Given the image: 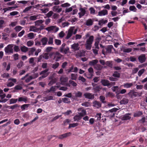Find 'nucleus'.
<instances>
[{
  "mask_svg": "<svg viewBox=\"0 0 147 147\" xmlns=\"http://www.w3.org/2000/svg\"><path fill=\"white\" fill-rule=\"evenodd\" d=\"M85 36L86 39L85 44L86 49L88 50H90L94 40V36L92 35H90L88 33H87Z\"/></svg>",
  "mask_w": 147,
  "mask_h": 147,
  "instance_id": "nucleus-1",
  "label": "nucleus"
},
{
  "mask_svg": "<svg viewBox=\"0 0 147 147\" xmlns=\"http://www.w3.org/2000/svg\"><path fill=\"white\" fill-rule=\"evenodd\" d=\"M49 56L50 57L53 56V59L56 61H59L61 58L62 55L58 52H53L50 53L49 54Z\"/></svg>",
  "mask_w": 147,
  "mask_h": 147,
  "instance_id": "nucleus-2",
  "label": "nucleus"
},
{
  "mask_svg": "<svg viewBox=\"0 0 147 147\" xmlns=\"http://www.w3.org/2000/svg\"><path fill=\"white\" fill-rule=\"evenodd\" d=\"M48 41V38L47 37H44L41 38L40 41L35 42V45L41 47H43L47 45Z\"/></svg>",
  "mask_w": 147,
  "mask_h": 147,
  "instance_id": "nucleus-3",
  "label": "nucleus"
},
{
  "mask_svg": "<svg viewBox=\"0 0 147 147\" xmlns=\"http://www.w3.org/2000/svg\"><path fill=\"white\" fill-rule=\"evenodd\" d=\"M105 49L106 50V52L105 51L104 49H103L102 50V53L104 55H105L107 53H116V51L112 45L108 46L105 48Z\"/></svg>",
  "mask_w": 147,
  "mask_h": 147,
  "instance_id": "nucleus-4",
  "label": "nucleus"
},
{
  "mask_svg": "<svg viewBox=\"0 0 147 147\" xmlns=\"http://www.w3.org/2000/svg\"><path fill=\"white\" fill-rule=\"evenodd\" d=\"M118 109L114 108L108 111H106L105 114L107 117H109L110 118L113 117H114L115 112L118 110Z\"/></svg>",
  "mask_w": 147,
  "mask_h": 147,
  "instance_id": "nucleus-5",
  "label": "nucleus"
},
{
  "mask_svg": "<svg viewBox=\"0 0 147 147\" xmlns=\"http://www.w3.org/2000/svg\"><path fill=\"white\" fill-rule=\"evenodd\" d=\"M13 45L10 44L8 45L4 48V51L5 53L8 54H12L13 53Z\"/></svg>",
  "mask_w": 147,
  "mask_h": 147,
  "instance_id": "nucleus-6",
  "label": "nucleus"
},
{
  "mask_svg": "<svg viewBox=\"0 0 147 147\" xmlns=\"http://www.w3.org/2000/svg\"><path fill=\"white\" fill-rule=\"evenodd\" d=\"M142 94V92L139 93L138 92H135L133 90H131L127 94L131 98H134L138 96H141Z\"/></svg>",
  "mask_w": 147,
  "mask_h": 147,
  "instance_id": "nucleus-7",
  "label": "nucleus"
},
{
  "mask_svg": "<svg viewBox=\"0 0 147 147\" xmlns=\"http://www.w3.org/2000/svg\"><path fill=\"white\" fill-rule=\"evenodd\" d=\"M45 29L49 32L55 33L59 30V28L55 26H53L47 27Z\"/></svg>",
  "mask_w": 147,
  "mask_h": 147,
  "instance_id": "nucleus-8",
  "label": "nucleus"
},
{
  "mask_svg": "<svg viewBox=\"0 0 147 147\" xmlns=\"http://www.w3.org/2000/svg\"><path fill=\"white\" fill-rule=\"evenodd\" d=\"M66 44L65 43L62 44L60 47V52L62 53L66 54L69 51V48L68 47H65Z\"/></svg>",
  "mask_w": 147,
  "mask_h": 147,
  "instance_id": "nucleus-9",
  "label": "nucleus"
},
{
  "mask_svg": "<svg viewBox=\"0 0 147 147\" xmlns=\"http://www.w3.org/2000/svg\"><path fill=\"white\" fill-rule=\"evenodd\" d=\"M74 30V27H71L68 31L67 34L65 37V39H69L72 36Z\"/></svg>",
  "mask_w": 147,
  "mask_h": 147,
  "instance_id": "nucleus-10",
  "label": "nucleus"
},
{
  "mask_svg": "<svg viewBox=\"0 0 147 147\" xmlns=\"http://www.w3.org/2000/svg\"><path fill=\"white\" fill-rule=\"evenodd\" d=\"M72 134L71 132L66 133L62 135H59V136H57L59 139H63V138H66L70 136Z\"/></svg>",
  "mask_w": 147,
  "mask_h": 147,
  "instance_id": "nucleus-11",
  "label": "nucleus"
},
{
  "mask_svg": "<svg viewBox=\"0 0 147 147\" xmlns=\"http://www.w3.org/2000/svg\"><path fill=\"white\" fill-rule=\"evenodd\" d=\"M78 111L80 112L78 113V114L81 117L84 116L86 114V110L82 108L78 109Z\"/></svg>",
  "mask_w": 147,
  "mask_h": 147,
  "instance_id": "nucleus-12",
  "label": "nucleus"
},
{
  "mask_svg": "<svg viewBox=\"0 0 147 147\" xmlns=\"http://www.w3.org/2000/svg\"><path fill=\"white\" fill-rule=\"evenodd\" d=\"M79 11L80 12L78 14L79 15V18H81L85 15L86 12V11L85 8H80Z\"/></svg>",
  "mask_w": 147,
  "mask_h": 147,
  "instance_id": "nucleus-13",
  "label": "nucleus"
},
{
  "mask_svg": "<svg viewBox=\"0 0 147 147\" xmlns=\"http://www.w3.org/2000/svg\"><path fill=\"white\" fill-rule=\"evenodd\" d=\"M71 48L74 51H75L78 50L80 47L78 43H74L71 45Z\"/></svg>",
  "mask_w": 147,
  "mask_h": 147,
  "instance_id": "nucleus-14",
  "label": "nucleus"
},
{
  "mask_svg": "<svg viewBox=\"0 0 147 147\" xmlns=\"http://www.w3.org/2000/svg\"><path fill=\"white\" fill-rule=\"evenodd\" d=\"M138 59L139 61L141 63L144 62L146 60V58L145 54H142L139 56Z\"/></svg>",
  "mask_w": 147,
  "mask_h": 147,
  "instance_id": "nucleus-15",
  "label": "nucleus"
},
{
  "mask_svg": "<svg viewBox=\"0 0 147 147\" xmlns=\"http://www.w3.org/2000/svg\"><path fill=\"white\" fill-rule=\"evenodd\" d=\"M108 13V11L106 9H103L99 11L97 16H102L107 15Z\"/></svg>",
  "mask_w": 147,
  "mask_h": 147,
  "instance_id": "nucleus-16",
  "label": "nucleus"
},
{
  "mask_svg": "<svg viewBox=\"0 0 147 147\" xmlns=\"http://www.w3.org/2000/svg\"><path fill=\"white\" fill-rule=\"evenodd\" d=\"M131 115V113H126L125 115H123L122 116L121 118V119L122 120H129L131 118V117L130 116V115Z\"/></svg>",
  "mask_w": 147,
  "mask_h": 147,
  "instance_id": "nucleus-17",
  "label": "nucleus"
},
{
  "mask_svg": "<svg viewBox=\"0 0 147 147\" xmlns=\"http://www.w3.org/2000/svg\"><path fill=\"white\" fill-rule=\"evenodd\" d=\"M93 106L97 109L101 107V103L100 102L96 100L94 101L93 102Z\"/></svg>",
  "mask_w": 147,
  "mask_h": 147,
  "instance_id": "nucleus-18",
  "label": "nucleus"
},
{
  "mask_svg": "<svg viewBox=\"0 0 147 147\" xmlns=\"http://www.w3.org/2000/svg\"><path fill=\"white\" fill-rule=\"evenodd\" d=\"M84 96L86 98L89 99H93L94 97V94L89 93H85L84 94Z\"/></svg>",
  "mask_w": 147,
  "mask_h": 147,
  "instance_id": "nucleus-19",
  "label": "nucleus"
},
{
  "mask_svg": "<svg viewBox=\"0 0 147 147\" xmlns=\"http://www.w3.org/2000/svg\"><path fill=\"white\" fill-rule=\"evenodd\" d=\"M120 49L121 51L125 53H130L132 51V49L131 48H126L125 47L123 46Z\"/></svg>",
  "mask_w": 147,
  "mask_h": 147,
  "instance_id": "nucleus-20",
  "label": "nucleus"
},
{
  "mask_svg": "<svg viewBox=\"0 0 147 147\" xmlns=\"http://www.w3.org/2000/svg\"><path fill=\"white\" fill-rule=\"evenodd\" d=\"M55 98L52 96H48L43 98V100L44 102H46L49 100H54Z\"/></svg>",
  "mask_w": 147,
  "mask_h": 147,
  "instance_id": "nucleus-21",
  "label": "nucleus"
},
{
  "mask_svg": "<svg viewBox=\"0 0 147 147\" xmlns=\"http://www.w3.org/2000/svg\"><path fill=\"white\" fill-rule=\"evenodd\" d=\"M52 10L54 12L59 13L61 11L62 8H59V6H55L53 7Z\"/></svg>",
  "mask_w": 147,
  "mask_h": 147,
  "instance_id": "nucleus-22",
  "label": "nucleus"
},
{
  "mask_svg": "<svg viewBox=\"0 0 147 147\" xmlns=\"http://www.w3.org/2000/svg\"><path fill=\"white\" fill-rule=\"evenodd\" d=\"M29 30L34 32H38V28L36 26H31L30 27Z\"/></svg>",
  "mask_w": 147,
  "mask_h": 147,
  "instance_id": "nucleus-23",
  "label": "nucleus"
},
{
  "mask_svg": "<svg viewBox=\"0 0 147 147\" xmlns=\"http://www.w3.org/2000/svg\"><path fill=\"white\" fill-rule=\"evenodd\" d=\"M28 101V98L25 96L20 97L18 98V101L19 102L23 101L25 103H26Z\"/></svg>",
  "mask_w": 147,
  "mask_h": 147,
  "instance_id": "nucleus-24",
  "label": "nucleus"
},
{
  "mask_svg": "<svg viewBox=\"0 0 147 147\" xmlns=\"http://www.w3.org/2000/svg\"><path fill=\"white\" fill-rule=\"evenodd\" d=\"M101 83L104 86H109L110 85L109 81L107 80H101Z\"/></svg>",
  "mask_w": 147,
  "mask_h": 147,
  "instance_id": "nucleus-25",
  "label": "nucleus"
},
{
  "mask_svg": "<svg viewBox=\"0 0 147 147\" xmlns=\"http://www.w3.org/2000/svg\"><path fill=\"white\" fill-rule=\"evenodd\" d=\"M129 102V99L127 98H123L120 101V103L121 105H126Z\"/></svg>",
  "mask_w": 147,
  "mask_h": 147,
  "instance_id": "nucleus-26",
  "label": "nucleus"
},
{
  "mask_svg": "<svg viewBox=\"0 0 147 147\" xmlns=\"http://www.w3.org/2000/svg\"><path fill=\"white\" fill-rule=\"evenodd\" d=\"M133 85L132 83H124L123 86L125 88H129L131 87Z\"/></svg>",
  "mask_w": 147,
  "mask_h": 147,
  "instance_id": "nucleus-27",
  "label": "nucleus"
},
{
  "mask_svg": "<svg viewBox=\"0 0 147 147\" xmlns=\"http://www.w3.org/2000/svg\"><path fill=\"white\" fill-rule=\"evenodd\" d=\"M93 22V20L90 18L86 21L85 24L87 26H91L92 25Z\"/></svg>",
  "mask_w": 147,
  "mask_h": 147,
  "instance_id": "nucleus-28",
  "label": "nucleus"
},
{
  "mask_svg": "<svg viewBox=\"0 0 147 147\" xmlns=\"http://www.w3.org/2000/svg\"><path fill=\"white\" fill-rule=\"evenodd\" d=\"M98 61L97 59H95L91 61H90L89 63V65L91 66H94L96 65L98 63Z\"/></svg>",
  "mask_w": 147,
  "mask_h": 147,
  "instance_id": "nucleus-29",
  "label": "nucleus"
},
{
  "mask_svg": "<svg viewBox=\"0 0 147 147\" xmlns=\"http://www.w3.org/2000/svg\"><path fill=\"white\" fill-rule=\"evenodd\" d=\"M36 48L35 47L31 48L30 50L28 52V55L30 56L31 55H33L34 52L36 51Z\"/></svg>",
  "mask_w": 147,
  "mask_h": 147,
  "instance_id": "nucleus-30",
  "label": "nucleus"
},
{
  "mask_svg": "<svg viewBox=\"0 0 147 147\" xmlns=\"http://www.w3.org/2000/svg\"><path fill=\"white\" fill-rule=\"evenodd\" d=\"M44 22L42 20H38L35 21L34 22L35 26L37 27L41 25Z\"/></svg>",
  "mask_w": 147,
  "mask_h": 147,
  "instance_id": "nucleus-31",
  "label": "nucleus"
},
{
  "mask_svg": "<svg viewBox=\"0 0 147 147\" xmlns=\"http://www.w3.org/2000/svg\"><path fill=\"white\" fill-rule=\"evenodd\" d=\"M68 80V79L67 78L62 77L60 78V80L61 81V83L62 84H64Z\"/></svg>",
  "mask_w": 147,
  "mask_h": 147,
  "instance_id": "nucleus-32",
  "label": "nucleus"
},
{
  "mask_svg": "<svg viewBox=\"0 0 147 147\" xmlns=\"http://www.w3.org/2000/svg\"><path fill=\"white\" fill-rule=\"evenodd\" d=\"M53 38L52 37H49L48 39L47 44L49 45H53Z\"/></svg>",
  "mask_w": 147,
  "mask_h": 147,
  "instance_id": "nucleus-33",
  "label": "nucleus"
},
{
  "mask_svg": "<svg viewBox=\"0 0 147 147\" xmlns=\"http://www.w3.org/2000/svg\"><path fill=\"white\" fill-rule=\"evenodd\" d=\"M102 89V87L100 86H98L95 87L93 88L94 91L96 92H97L100 91Z\"/></svg>",
  "mask_w": 147,
  "mask_h": 147,
  "instance_id": "nucleus-34",
  "label": "nucleus"
},
{
  "mask_svg": "<svg viewBox=\"0 0 147 147\" xmlns=\"http://www.w3.org/2000/svg\"><path fill=\"white\" fill-rule=\"evenodd\" d=\"M19 106L17 104H15L13 105L7 106L6 108L9 109H14L17 108L18 107H19Z\"/></svg>",
  "mask_w": 147,
  "mask_h": 147,
  "instance_id": "nucleus-35",
  "label": "nucleus"
},
{
  "mask_svg": "<svg viewBox=\"0 0 147 147\" xmlns=\"http://www.w3.org/2000/svg\"><path fill=\"white\" fill-rule=\"evenodd\" d=\"M57 81V79L54 78L52 80L49 82L48 85L49 86H51L55 83Z\"/></svg>",
  "mask_w": 147,
  "mask_h": 147,
  "instance_id": "nucleus-36",
  "label": "nucleus"
},
{
  "mask_svg": "<svg viewBox=\"0 0 147 147\" xmlns=\"http://www.w3.org/2000/svg\"><path fill=\"white\" fill-rule=\"evenodd\" d=\"M20 49L21 51L24 53H26L28 50V48L24 46H21Z\"/></svg>",
  "mask_w": 147,
  "mask_h": 147,
  "instance_id": "nucleus-37",
  "label": "nucleus"
},
{
  "mask_svg": "<svg viewBox=\"0 0 147 147\" xmlns=\"http://www.w3.org/2000/svg\"><path fill=\"white\" fill-rule=\"evenodd\" d=\"M22 87L20 85H18L16 86L14 88V90L13 91V92H15L17 90H20L22 89Z\"/></svg>",
  "mask_w": 147,
  "mask_h": 147,
  "instance_id": "nucleus-38",
  "label": "nucleus"
},
{
  "mask_svg": "<svg viewBox=\"0 0 147 147\" xmlns=\"http://www.w3.org/2000/svg\"><path fill=\"white\" fill-rule=\"evenodd\" d=\"M82 118V117L79 115H76L74 117V121H78L79 120H80Z\"/></svg>",
  "mask_w": 147,
  "mask_h": 147,
  "instance_id": "nucleus-39",
  "label": "nucleus"
},
{
  "mask_svg": "<svg viewBox=\"0 0 147 147\" xmlns=\"http://www.w3.org/2000/svg\"><path fill=\"white\" fill-rule=\"evenodd\" d=\"M142 115V113L141 111H139L136 113H135L134 114V116L135 117H139Z\"/></svg>",
  "mask_w": 147,
  "mask_h": 147,
  "instance_id": "nucleus-40",
  "label": "nucleus"
},
{
  "mask_svg": "<svg viewBox=\"0 0 147 147\" xmlns=\"http://www.w3.org/2000/svg\"><path fill=\"white\" fill-rule=\"evenodd\" d=\"M18 100L17 98H11L10 100V104L16 103Z\"/></svg>",
  "mask_w": 147,
  "mask_h": 147,
  "instance_id": "nucleus-41",
  "label": "nucleus"
},
{
  "mask_svg": "<svg viewBox=\"0 0 147 147\" xmlns=\"http://www.w3.org/2000/svg\"><path fill=\"white\" fill-rule=\"evenodd\" d=\"M33 7V6H30L26 7L23 10V12L24 13H27L28 11H30L31 9Z\"/></svg>",
  "mask_w": 147,
  "mask_h": 147,
  "instance_id": "nucleus-42",
  "label": "nucleus"
},
{
  "mask_svg": "<svg viewBox=\"0 0 147 147\" xmlns=\"http://www.w3.org/2000/svg\"><path fill=\"white\" fill-rule=\"evenodd\" d=\"M108 22L107 20H104L103 19L100 20L98 22V24L100 25H101L102 24H105Z\"/></svg>",
  "mask_w": 147,
  "mask_h": 147,
  "instance_id": "nucleus-43",
  "label": "nucleus"
},
{
  "mask_svg": "<svg viewBox=\"0 0 147 147\" xmlns=\"http://www.w3.org/2000/svg\"><path fill=\"white\" fill-rule=\"evenodd\" d=\"M24 65V62L21 61H20L17 64V67L18 68H20Z\"/></svg>",
  "mask_w": 147,
  "mask_h": 147,
  "instance_id": "nucleus-44",
  "label": "nucleus"
},
{
  "mask_svg": "<svg viewBox=\"0 0 147 147\" xmlns=\"http://www.w3.org/2000/svg\"><path fill=\"white\" fill-rule=\"evenodd\" d=\"M34 44V42L32 40H29L27 42L26 45L28 47L32 46Z\"/></svg>",
  "mask_w": 147,
  "mask_h": 147,
  "instance_id": "nucleus-45",
  "label": "nucleus"
},
{
  "mask_svg": "<svg viewBox=\"0 0 147 147\" xmlns=\"http://www.w3.org/2000/svg\"><path fill=\"white\" fill-rule=\"evenodd\" d=\"M89 10L90 11V14L92 15H95L96 13L95 10L94 8L93 7H91L89 9Z\"/></svg>",
  "mask_w": 147,
  "mask_h": 147,
  "instance_id": "nucleus-46",
  "label": "nucleus"
},
{
  "mask_svg": "<svg viewBox=\"0 0 147 147\" xmlns=\"http://www.w3.org/2000/svg\"><path fill=\"white\" fill-rule=\"evenodd\" d=\"M76 7V6L75 5H74V6H71V7L69 8H67L65 10V11L66 12H70L74 8H75V7Z\"/></svg>",
  "mask_w": 147,
  "mask_h": 147,
  "instance_id": "nucleus-47",
  "label": "nucleus"
},
{
  "mask_svg": "<svg viewBox=\"0 0 147 147\" xmlns=\"http://www.w3.org/2000/svg\"><path fill=\"white\" fill-rule=\"evenodd\" d=\"M65 33L63 31H61L59 34H58V36L59 38H63L65 35Z\"/></svg>",
  "mask_w": 147,
  "mask_h": 147,
  "instance_id": "nucleus-48",
  "label": "nucleus"
},
{
  "mask_svg": "<svg viewBox=\"0 0 147 147\" xmlns=\"http://www.w3.org/2000/svg\"><path fill=\"white\" fill-rule=\"evenodd\" d=\"M77 78V75L74 74H71V79L72 80H76Z\"/></svg>",
  "mask_w": 147,
  "mask_h": 147,
  "instance_id": "nucleus-49",
  "label": "nucleus"
},
{
  "mask_svg": "<svg viewBox=\"0 0 147 147\" xmlns=\"http://www.w3.org/2000/svg\"><path fill=\"white\" fill-rule=\"evenodd\" d=\"M129 9L131 11H132L134 12H136L137 10V9L134 5L130 6L129 7Z\"/></svg>",
  "mask_w": 147,
  "mask_h": 147,
  "instance_id": "nucleus-50",
  "label": "nucleus"
},
{
  "mask_svg": "<svg viewBox=\"0 0 147 147\" xmlns=\"http://www.w3.org/2000/svg\"><path fill=\"white\" fill-rule=\"evenodd\" d=\"M113 76L114 77L119 78L120 77V74L117 71H115L113 74Z\"/></svg>",
  "mask_w": 147,
  "mask_h": 147,
  "instance_id": "nucleus-51",
  "label": "nucleus"
},
{
  "mask_svg": "<svg viewBox=\"0 0 147 147\" xmlns=\"http://www.w3.org/2000/svg\"><path fill=\"white\" fill-rule=\"evenodd\" d=\"M3 78H7L9 76V74L8 73H4L1 75Z\"/></svg>",
  "mask_w": 147,
  "mask_h": 147,
  "instance_id": "nucleus-52",
  "label": "nucleus"
},
{
  "mask_svg": "<svg viewBox=\"0 0 147 147\" xmlns=\"http://www.w3.org/2000/svg\"><path fill=\"white\" fill-rule=\"evenodd\" d=\"M102 67L99 64H96L94 66V68L98 70H100L102 69Z\"/></svg>",
  "mask_w": 147,
  "mask_h": 147,
  "instance_id": "nucleus-53",
  "label": "nucleus"
},
{
  "mask_svg": "<svg viewBox=\"0 0 147 147\" xmlns=\"http://www.w3.org/2000/svg\"><path fill=\"white\" fill-rule=\"evenodd\" d=\"M78 125V124L77 123L70 124L68 128L69 129L71 127H74L77 126Z\"/></svg>",
  "mask_w": 147,
  "mask_h": 147,
  "instance_id": "nucleus-54",
  "label": "nucleus"
},
{
  "mask_svg": "<svg viewBox=\"0 0 147 147\" xmlns=\"http://www.w3.org/2000/svg\"><path fill=\"white\" fill-rule=\"evenodd\" d=\"M59 65V63L58 62H56L52 65V68L53 69H55L57 68Z\"/></svg>",
  "mask_w": 147,
  "mask_h": 147,
  "instance_id": "nucleus-55",
  "label": "nucleus"
},
{
  "mask_svg": "<svg viewBox=\"0 0 147 147\" xmlns=\"http://www.w3.org/2000/svg\"><path fill=\"white\" fill-rule=\"evenodd\" d=\"M114 96L113 93L111 92H107L105 94V96L106 97H112Z\"/></svg>",
  "mask_w": 147,
  "mask_h": 147,
  "instance_id": "nucleus-56",
  "label": "nucleus"
},
{
  "mask_svg": "<svg viewBox=\"0 0 147 147\" xmlns=\"http://www.w3.org/2000/svg\"><path fill=\"white\" fill-rule=\"evenodd\" d=\"M22 28V27L20 26H17L14 29L17 32H18L21 30Z\"/></svg>",
  "mask_w": 147,
  "mask_h": 147,
  "instance_id": "nucleus-57",
  "label": "nucleus"
},
{
  "mask_svg": "<svg viewBox=\"0 0 147 147\" xmlns=\"http://www.w3.org/2000/svg\"><path fill=\"white\" fill-rule=\"evenodd\" d=\"M55 48L51 47H47L45 49V51L47 52H49L52 51L53 49Z\"/></svg>",
  "mask_w": 147,
  "mask_h": 147,
  "instance_id": "nucleus-58",
  "label": "nucleus"
},
{
  "mask_svg": "<svg viewBox=\"0 0 147 147\" xmlns=\"http://www.w3.org/2000/svg\"><path fill=\"white\" fill-rule=\"evenodd\" d=\"M29 105V104H26L23 105L21 106V108L22 110H24L26 108H27Z\"/></svg>",
  "mask_w": 147,
  "mask_h": 147,
  "instance_id": "nucleus-59",
  "label": "nucleus"
},
{
  "mask_svg": "<svg viewBox=\"0 0 147 147\" xmlns=\"http://www.w3.org/2000/svg\"><path fill=\"white\" fill-rule=\"evenodd\" d=\"M19 14V12L17 11H13L10 12L9 13V16H15L18 15Z\"/></svg>",
  "mask_w": 147,
  "mask_h": 147,
  "instance_id": "nucleus-60",
  "label": "nucleus"
},
{
  "mask_svg": "<svg viewBox=\"0 0 147 147\" xmlns=\"http://www.w3.org/2000/svg\"><path fill=\"white\" fill-rule=\"evenodd\" d=\"M63 102L64 103H69L70 102V99L67 98H63Z\"/></svg>",
  "mask_w": 147,
  "mask_h": 147,
  "instance_id": "nucleus-61",
  "label": "nucleus"
},
{
  "mask_svg": "<svg viewBox=\"0 0 147 147\" xmlns=\"http://www.w3.org/2000/svg\"><path fill=\"white\" fill-rule=\"evenodd\" d=\"M32 79H33V78H32V76H30L25 80V82L26 83H27Z\"/></svg>",
  "mask_w": 147,
  "mask_h": 147,
  "instance_id": "nucleus-62",
  "label": "nucleus"
},
{
  "mask_svg": "<svg viewBox=\"0 0 147 147\" xmlns=\"http://www.w3.org/2000/svg\"><path fill=\"white\" fill-rule=\"evenodd\" d=\"M53 13H54L52 11H50L46 15L48 18H49L53 16Z\"/></svg>",
  "mask_w": 147,
  "mask_h": 147,
  "instance_id": "nucleus-63",
  "label": "nucleus"
},
{
  "mask_svg": "<svg viewBox=\"0 0 147 147\" xmlns=\"http://www.w3.org/2000/svg\"><path fill=\"white\" fill-rule=\"evenodd\" d=\"M139 2L142 4L147 5V0H140Z\"/></svg>",
  "mask_w": 147,
  "mask_h": 147,
  "instance_id": "nucleus-64",
  "label": "nucleus"
}]
</instances>
